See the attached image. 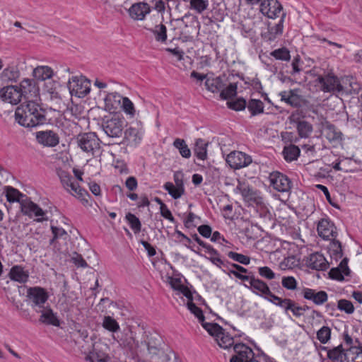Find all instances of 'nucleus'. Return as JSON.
<instances>
[{
    "instance_id": "3",
    "label": "nucleus",
    "mask_w": 362,
    "mask_h": 362,
    "mask_svg": "<svg viewBox=\"0 0 362 362\" xmlns=\"http://www.w3.org/2000/svg\"><path fill=\"white\" fill-rule=\"evenodd\" d=\"M318 84L320 86V89L325 93L334 94L344 90V87L340 83L339 78L325 62L318 69Z\"/></svg>"
},
{
    "instance_id": "11",
    "label": "nucleus",
    "mask_w": 362,
    "mask_h": 362,
    "mask_svg": "<svg viewBox=\"0 0 362 362\" xmlns=\"http://www.w3.org/2000/svg\"><path fill=\"white\" fill-rule=\"evenodd\" d=\"M235 193H240L243 199L249 204H255L256 205H262L263 199L259 193L252 187L245 183H239L235 189Z\"/></svg>"
},
{
    "instance_id": "59",
    "label": "nucleus",
    "mask_w": 362,
    "mask_h": 362,
    "mask_svg": "<svg viewBox=\"0 0 362 362\" xmlns=\"http://www.w3.org/2000/svg\"><path fill=\"white\" fill-rule=\"evenodd\" d=\"M330 157H333L332 153L330 150H327L324 156H322L321 160L322 162L327 165H333V168L336 170H341L340 162L330 163Z\"/></svg>"
},
{
    "instance_id": "6",
    "label": "nucleus",
    "mask_w": 362,
    "mask_h": 362,
    "mask_svg": "<svg viewBox=\"0 0 362 362\" xmlns=\"http://www.w3.org/2000/svg\"><path fill=\"white\" fill-rule=\"evenodd\" d=\"M75 141L77 146L88 155L93 156L100 148V141L93 132L80 134L76 137Z\"/></svg>"
},
{
    "instance_id": "38",
    "label": "nucleus",
    "mask_w": 362,
    "mask_h": 362,
    "mask_svg": "<svg viewBox=\"0 0 362 362\" xmlns=\"http://www.w3.org/2000/svg\"><path fill=\"white\" fill-rule=\"evenodd\" d=\"M155 36L156 41L165 42L167 40V28L164 24H158L153 29H148Z\"/></svg>"
},
{
    "instance_id": "54",
    "label": "nucleus",
    "mask_w": 362,
    "mask_h": 362,
    "mask_svg": "<svg viewBox=\"0 0 362 362\" xmlns=\"http://www.w3.org/2000/svg\"><path fill=\"white\" fill-rule=\"evenodd\" d=\"M228 257L233 260L244 265H248L250 263V258L248 256L235 252H228Z\"/></svg>"
},
{
    "instance_id": "18",
    "label": "nucleus",
    "mask_w": 362,
    "mask_h": 362,
    "mask_svg": "<svg viewBox=\"0 0 362 362\" xmlns=\"http://www.w3.org/2000/svg\"><path fill=\"white\" fill-rule=\"evenodd\" d=\"M37 141L47 147H55L59 144V136L53 130L39 131L35 133Z\"/></svg>"
},
{
    "instance_id": "8",
    "label": "nucleus",
    "mask_w": 362,
    "mask_h": 362,
    "mask_svg": "<svg viewBox=\"0 0 362 362\" xmlns=\"http://www.w3.org/2000/svg\"><path fill=\"white\" fill-rule=\"evenodd\" d=\"M90 81L83 76H72L69 79L67 87L71 95L83 98L90 93Z\"/></svg>"
},
{
    "instance_id": "37",
    "label": "nucleus",
    "mask_w": 362,
    "mask_h": 362,
    "mask_svg": "<svg viewBox=\"0 0 362 362\" xmlns=\"http://www.w3.org/2000/svg\"><path fill=\"white\" fill-rule=\"evenodd\" d=\"M86 360L90 362H111L110 358L106 354L98 351L95 346L93 350L86 356Z\"/></svg>"
},
{
    "instance_id": "57",
    "label": "nucleus",
    "mask_w": 362,
    "mask_h": 362,
    "mask_svg": "<svg viewBox=\"0 0 362 362\" xmlns=\"http://www.w3.org/2000/svg\"><path fill=\"white\" fill-rule=\"evenodd\" d=\"M337 307L340 310L344 311L348 314H351L354 311V307L352 303L346 299L339 300Z\"/></svg>"
},
{
    "instance_id": "23",
    "label": "nucleus",
    "mask_w": 362,
    "mask_h": 362,
    "mask_svg": "<svg viewBox=\"0 0 362 362\" xmlns=\"http://www.w3.org/2000/svg\"><path fill=\"white\" fill-rule=\"evenodd\" d=\"M348 258H344L337 267L332 268L329 272V276L332 279L342 281L344 276H349L351 270L348 267Z\"/></svg>"
},
{
    "instance_id": "30",
    "label": "nucleus",
    "mask_w": 362,
    "mask_h": 362,
    "mask_svg": "<svg viewBox=\"0 0 362 362\" xmlns=\"http://www.w3.org/2000/svg\"><path fill=\"white\" fill-rule=\"evenodd\" d=\"M40 322L49 325L59 327L60 322L57 316V314L53 312L50 308H47L42 311V314L39 319Z\"/></svg>"
},
{
    "instance_id": "44",
    "label": "nucleus",
    "mask_w": 362,
    "mask_h": 362,
    "mask_svg": "<svg viewBox=\"0 0 362 362\" xmlns=\"http://www.w3.org/2000/svg\"><path fill=\"white\" fill-rule=\"evenodd\" d=\"M20 76L19 71L15 68L5 69L1 73V78L4 81L16 82Z\"/></svg>"
},
{
    "instance_id": "2",
    "label": "nucleus",
    "mask_w": 362,
    "mask_h": 362,
    "mask_svg": "<svg viewBox=\"0 0 362 362\" xmlns=\"http://www.w3.org/2000/svg\"><path fill=\"white\" fill-rule=\"evenodd\" d=\"M131 340L133 341L134 346H130L129 348L137 356L153 358L161 353L163 339L156 332H145L141 341L133 337Z\"/></svg>"
},
{
    "instance_id": "62",
    "label": "nucleus",
    "mask_w": 362,
    "mask_h": 362,
    "mask_svg": "<svg viewBox=\"0 0 362 362\" xmlns=\"http://www.w3.org/2000/svg\"><path fill=\"white\" fill-rule=\"evenodd\" d=\"M282 285L287 289L294 290L296 288V281L293 276H286L282 279Z\"/></svg>"
},
{
    "instance_id": "19",
    "label": "nucleus",
    "mask_w": 362,
    "mask_h": 362,
    "mask_svg": "<svg viewBox=\"0 0 362 362\" xmlns=\"http://www.w3.org/2000/svg\"><path fill=\"white\" fill-rule=\"evenodd\" d=\"M322 350L326 352V356L332 362H349L347 358V351L343 348L342 344L332 349H328L327 346H318V351Z\"/></svg>"
},
{
    "instance_id": "63",
    "label": "nucleus",
    "mask_w": 362,
    "mask_h": 362,
    "mask_svg": "<svg viewBox=\"0 0 362 362\" xmlns=\"http://www.w3.org/2000/svg\"><path fill=\"white\" fill-rule=\"evenodd\" d=\"M350 353L354 355L351 358L352 362H362V344L358 347H352Z\"/></svg>"
},
{
    "instance_id": "15",
    "label": "nucleus",
    "mask_w": 362,
    "mask_h": 362,
    "mask_svg": "<svg viewBox=\"0 0 362 362\" xmlns=\"http://www.w3.org/2000/svg\"><path fill=\"white\" fill-rule=\"evenodd\" d=\"M270 185L273 188L281 192H288L291 189L292 182L291 180L284 174L275 171L270 173Z\"/></svg>"
},
{
    "instance_id": "4",
    "label": "nucleus",
    "mask_w": 362,
    "mask_h": 362,
    "mask_svg": "<svg viewBox=\"0 0 362 362\" xmlns=\"http://www.w3.org/2000/svg\"><path fill=\"white\" fill-rule=\"evenodd\" d=\"M125 126L124 119L119 115L105 116L102 121V127L104 132L108 138L112 139L122 138Z\"/></svg>"
},
{
    "instance_id": "60",
    "label": "nucleus",
    "mask_w": 362,
    "mask_h": 362,
    "mask_svg": "<svg viewBox=\"0 0 362 362\" xmlns=\"http://www.w3.org/2000/svg\"><path fill=\"white\" fill-rule=\"evenodd\" d=\"M259 275L267 279H273L276 277L275 273L268 267H262L258 269Z\"/></svg>"
},
{
    "instance_id": "14",
    "label": "nucleus",
    "mask_w": 362,
    "mask_h": 362,
    "mask_svg": "<svg viewBox=\"0 0 362 362\" xmlns=\"http://www.w3.org/2000/svg\"><path fill=\"white\" fill-rule=\"evenodd\" d=\"M226 161L231 168L238 170L248 166L252 162V159L245 153L234 151L227 156Z\"/></svg>"
},
{
    "instance_id": "28",
    "label": "nucleus",
    "mask_w": 362,
    "mask_h": 362,
    "mask_svg": "<svg viewBox=\"0 0 362 362\" xmlns=\"http://www.w3.org/2000/svg\"><path fill=\"white\" fill-rule=\"evenodd\" d=\"M65 190L72 196H74L76 198L81 200L82 202L86 204L88 203L86 197L89 196L88 192L83 188L81 187L78 183L75 180L71 183V186H69V187Z\"/></svg>"
},
{
    "instance_id": "5",
    "label": "nucleus",
    "mask_w": 362,
    "mask_h": 362,
    "mask_svg": "<svg viewBox=\"0 0 362 362\" xmlns=\"http://www.w3.org/2000/svg\"><path fill=\"white\" fill-rule=\"evenodd\" d=\"M204 328L214 337L221 348L226 349L235 345L233 337L217 323L204 324Z\"/></svg>"
},
{
    "instance_id": "16",
    "label": "nucleus",
    "mask_w": 362,
    "mask_h": 362,
    "mask_svg": "<svg viewBox=\"0 0 362 362\" xmlns=\"http://www.w3.org/2000/svg\"><path fill=\"white\" fill-rule=\"evenodd\" d=\"M151 11V6L145 1H139L133 4L127 10L129 17L133 21H141Z\"/></svg>"
},
{
    "instance_id": "40",
    "label": "nucleus",
    "mask_w": 362,
    "mask_h": 362,
    "mask_svg": "<svg viewBox=\"0 0 362 362\" xmlns=\"http://www.w3.org/2000/svg\"><path fill=\"white\" fill-rule=\"evenodd\" d=\"M247 108L252 116L264 112V103L260 100L251 99L247 104Z\"/></svg>"
},
{
    "instance_id": "21",
    "label": "nucleus",
    "mask_w": 362,
    "mask_h": 362,
    "mask_svg": "<svg viewBox=\"0 0 362 362\" xmlns=\"http://www.w3.org/2000/svg\"><path fill=\"white\" fill-rule=\"evenodd\" d=\"M335 229L334 224L327 218L318 221V236L323 240H333L337 235Z\"/></svg>"
},
{
    "instance_id": "27",
    "label": "nucleus",
    "mask_w": 362,
    "mask_h": 362,
    "mask_svg": "<svg viewBox=\"0 0 362 362\" xmlns=\"http://www.w3.org/2000/svg\"><path fill=\"white\" fill-rule=\"evenodd\" d=\"M250 288L252 291L258 296L267 298V295L270 293V289L268 285L263 281L252 278L250 281Z\"/></svg>"
},
{
    "instance_id": "10",
    "label": "nucleus",
    "mask_w": 362,
    "mask_h": 362,
    "mask_svg": "<svg viewBox=\"0 0 362 362\" xmlns=\"http://www.w3.org/2000/svg\"><path fill=\"white\" fill-rule=\"evenodd\" d=\"M26 298L32 308H43L49 296L45 288L34 286L27 289Z\"/></svg>"
},
{
    "instance_id": "49",
    "label": "nucleus",
    "mask_w": 362,
    "mask_h": 362,
    "mask_svg": "<svg viewBox=\"0 0 362 362\" xmlns=\"http://www.w3.org/2000/svg\"><path fill=\"white\" fill-rule=\"evenodd\" d=\"M187 308L192 314H194L197 317L199 322L202 324V327H204V324H206L207 322H204L205 317L203 314L202 310L197 307L193 302L187 303Z\"/></svg>"
},
{
    "instance_id": "36",
    "label": "nucleus",
    "mask_w": 362,
    "mask_h": 362,
    "mask_svg": "<svg viewBox=\"0 0 362 362\" xmlns=\"http://www.w3.org/2000/svg\"><path fill=\"white\" fill-rule=\"evenodd\" d=\"M205 86L208 90L212 93L221 92L225 86L223 80L221 77H216L214 78H207L205 81Z\"/></svg>"
},
{
    "instance_id": "58",
    "label": "nucleus",
    "mask_w": 362,
    "mask_h": 362,
    "mask_svg": "<svg viewBox=\"0 0 362 362\" xmlns=\"http://www.w3.org/2000/svg\"><path fill=\"white\" fill-rule=\"evenodd\" d=\"M228 106L235 111H240L245 108L246 100L243 98H238L235 101L228 102Z\"/></svg>"
},
{
    "instance_id": "52",
    "label": "nucleus",
    "mask_w": 362,
    "mask_h": 362,
    "mask_svg": "<svg viewBox=\"0 0 362 362\" xmlns=\"http://www.w3.org/2000/svg\"><path fill=\"white\" fill-rule=\"evenodd\" d=\"M343 339L347 346V348L345 349L347 352L351 351L352 347H358L362 345L358 339L354 340L347 332L343 333Z\"/></svg>"
},
{
    "instance_id": "47",
    "label": "nucleus",
    "mask_w": 362,
    "mask_h": 362,
    "mask_svg": "<svg viewBox=\"0 0 362 362\" xmlns=\"http://www.w3.org/2000/svg\"><path fill=\"white\" fill-rule=\"evenodd\" d=\"M237 84L235 83H230L226 88L225 86L222 89L220 97L223 100H228L236 95Z\"/></svg>"
},
{
    "instance_id": "39",
    "label": "nucleus",
    "mask_w": 362,
    "mask_h": 362,
    "mask_svg": "<svg viewBox=\"0 0 362 362\" xmlns=\"http://www.w3.org/2000/svg\"><path fill=\"white\" fill-rule=\"evenodd\" d=\"M189 1L190 9L195 13L201 14L206 11L209 6L208 0H183Z\"/></svg>"
},
{
    "instance_id": "29",
    "label": "nucleus",
    "mask_w": 362,
    "mask_h": 362,
    "mask_svg": "<svg viewBox=\"0 0 362 362\" xmlns=\"http://www.w3.org/2000/svg\"><path fill=\"white\" fill-rule=\"evenodd\" d=\"M10 279L19 283H25L28 280V272L19 265L13 266L8 274Z\"/></svg>"
},
{
    "instance_id": "53",
    "label": "nucleus",
    "mask_w": 362,
    "mask_h": 362,
    "mask_svg": "<svg viewBox=\"0 0 362 362\" xmlns=\"http://www.w3.org/2000/svg\"><path fill=\"white\" fill-rule=\"evenodd\" d=\"M297 129L300 137H308L312 132V126L307 122L300 121L298 122Z\"/></svg>"
},
{
    "instance_id": "55",
    "label": "nucleus",
    "mask_w": 362,
    "mask_h": 362,
    "mask_svg": "<svg viewBox=\"0 0 362 362\" xmlns=\"http://www.w3.org/2000/svg\"><path fill=\"white\" fill-rule=\"evenodd\" d=\"M331 329L329 327L323 326L318 329V341L326 344L331 338Z\"/></svg>"
},
{
    "instance_id": "61",
    "label": "nucleus",
    "mask_w": 362,
    "mask_h": 362,
    "mask_svg": "<svg viewBox=\"0 0 362 362\" xmlns=\"http://www.w3.org/2000/svg\"><path fill=\"white\" fill-rule=\"evenodd\" d=\"M71 262L78 267L86 268L88 267V264L83 257L76 252L74 253L71 257Z\"/></svg>"
},
{
    "instance_id": "22",
    "label": "nucleus",
    "mask_w": 362,
    "mask_h": 362,
    "mask_svg": "<svg viewBox=\"0 0 362 362\" xmlns=\"http://www.w3.org/2000/svg\"><path fill=\"white\" fill-rule=\"evenodd\" d=\"M124 137L120 142H117V144H126L127 146H137L141 141L142 132L141 130L134 128L129 127L124 131Z\"/></svg>"
},
{
    "instance_id": "13",
    "label": "nucleus",
    "mask_w": 362,
    "mask_h": 362,
    "mask_svg": "<svg viewBox=\"0 0 362 362\" xmlns=\"http://www.w3.org/2000/svg\"><path fill=\"white\" fill-rule=\"evenodd\" d=\"M21 212L23 215L28 216L30 218L35 217V221L42 222L47 220L45 218V213L37 204L30 200L28 197L25 200H22L21 205Z\"/></svg>"
},
{
    "instance_id": "24",
    "label": "nucleus",
    "mask_w": 362,
    "mask_h": 362,
    "mask_svg": "<svg viewBox=\"0 0 362 362\" xmlns=\"http://www.w3.org/2000/svg\"><path fill=\"white\" fill-rule=\"evenodd\" d=\"M124 97L118 93H107L105 98V110L115 112L120 107Z\"/></svg>"
},
{
    "instance_id": "45",
    "label": "nucleus",
    "mask_w": 362,
    "mask_h": 362,
    "mask_svg": "<svg viewBox=\"0 0 362 362\" xmlns=\"http://www.w3.org/2000/svg\"><path fill=\"white\" fill-rule=\"evenodd\" d=\"M276 60L288 62L291 59L289 50L286 47L276 49L270 53Z\"/></svg>"
},
{
    "instance_id": "35",
    "label": "nucleus",
    "mask_w": 362,
    "mask_h": 362,
    "mask_svg": "<svg viewBox=\"0 0 362 362\" xmlns=\"http://www.w3.org/2000/svg\"><path fill=\"white\" fill-rule=\"evenodd\" d=\"M207 146L208 142H206L202 139H197L195 142V147L194 149V154L199 160H204L207 158Z\"/></svg>"
},
{
    "instance_id": "32",
    "label": "nucleus",
    "mask_w": 362,
    "mask_h": 362,
    "mask_svg": "<svg viewBox=\"0 0 362 362\" xmlns=\"http://www.w3.org/2000/svg\"><path fill=\"white\" fill-rule=\"evenodd\" d=\"M33 74L35 79L38 81H45L53 76L54 71L48 66H38L34 69Z\"/></svg>"
},
{
    "instance_id": "20",
    "label": "nucleus",
    "mask_w": 362,
    "mask_h": 362,
    "mask_svg": "<svg viewBox=\"0 0 362 362\" xmlns=\"http://www.w3.org/2000/svg\"><path fill=\"white\" fill-rule=\"evenodd\" d=\"M0 98L6 103L17 105L21 100L22 93L17 86H8L0 90Z\"/></svg>"
},
{
    "instance_id": "56",
    "label": "nucleus",
    "mask_w": 362,
    "mask_h": 362,
    "mask_svg": "<svg viewBox=\"0 0 362 362\" xmlns=\"http://www.w3.org/2000/svg\"><path fill=\"white\" fill-rule=\"evenodd\" d=\"M193 240L197 243L200 246L205 248L209 255H218V252L215 250L211 245L204 243L197 234L192 235Z\"/></svg>"
},
{
    "instance_id": "34",
    "label": "nucleus",
    "mask_w": 362,
    "mask_h": 362,
    "mask_svg": "<svg viewBox=\"0 0 362 362\" xmlns=\"http://www.w3.org/2000/svg\"><path fill=\"white\" fill-rule=\"evenodd\" d=\"M300 148L293 144L285 146L282 152L284 159L288 162L297 160L300 156Z\"/></svg>"
},
{
    "instance_id": "46",
    "label": "nucleus",
    "mask_w": 362,
    "mask_h": 362,
    "mask_svg": "<svg viewBox=\"0 0 362 362\" xmlns=\"http://www.w3.org/2000/svg\"><path fill=\"white\" fill-rule=\"evenodd\" d=\"M120 107L131 118L134 117L136 110L134 103L127 97H124Z\"/></svg>"
},
{
    "instance_id": "9",
    "label": "nucleus",
    "mask_w": 362,
    "mask_h": 362,
    "mask_svg": "<svg viewBox=\"0 0 362 362\" xmlns=\"http://www.w3.org/2000/svg\"><path fill=\"white\" fill-rule=\"evenodd\" d=\"M233 350L235 354L230 358V362H259L255 357L252 349L243 343L235 344Z\"/></svg>"
},
{
    "instance_id": "7",
    "label": "nucleus",
    "mask_w": 362,
    "mask_h": 362,
    "mask_svg": "<svg viewBox=\"0 0 362 362\" xmlns=\"http://www.w3.org/2000/svg\"><path fill=\"white\" fill-rule=\"evenodd\" d=\"M320 136L319 137L322 142V150L325 148L327 152V150H329V146L327 144L339 141L341 139V133L336 132L334 126L327 120L322 119L320 122Z\"/></svg>"
},
{
    "instance_id": "33",
    "label": "nucleus",
    "mask_w": 362,
    "mask_h": 362,
    "mask_svg": "<svg viewBox=\"0 0 362 362\" xmlns=\"http://www.w3.org/2000/svg\"><path fill=\"white\" fill-rule=\"evenodd\" d=\"M281 100L292 107H298L300 105V100L299 96L294 93V90L282 91L279 93Z\"/></svg>"
},
{
    "instance_id": "48",
    "label": "nucleus",
    "mask_w": 362,
    "mask_h": 362,
    "mask_svg": "<svg viewBox=\"0 0 362 362\" xmlns=\"http://www.w3.org/2000/svg\"><path fill=\"white\" fill-rule=\"evenodd\" d=\"M126 219L127 220L130 226V228L132 229L134 233H138L141 231V221L134 214L132 213H128L126 215Z\"/></svg>"
},
{
    "instance_id": "41",
    "label": "nucleus",
    "mask_w": 362,
    "mask_h": 362,
    "mask_svg": "<svg viewBox=\"0 0 362 362\" xmlns=\"http://www.w3.org/2000/svg\"><path fill=\"white\" fill-rule=\"evenodd\" d=\"M173 146L179 150L180 155L183 158H189L191 156V151L184 139H176L173 142Z\"/></svg>"
},
{
    "instance_id": "50",
    "label": "nucleus",
    "mask_w": 362,
    "mask_h": 362,
    "mask_svg": "<svg viewBox=\"0 0 362 362\" xmlns=\"http://www.w3.org/2000/svg\"><path fill=\"white\" fill-rule=\"evenodd\" d=\"M103 327L110 332H116L119 329L118 322L110 316H105L103 322Z\"/></svg>"
},
{
    "instance_id": "12",
    "label": "nucleus",
    "mask_w": 362,
    "mask_h": 362,
    "mask_svg": "<svg viewBox=\"0 0 362 362\" xmlns=\"http://www.w3.org/2000/svg\"><path fill=\"white\" fill-rule=\"evenodd\" d=\"M260 12L269 18H281L286 15L281 4L277 0H264L260 4Z\"/></svg>"
},
{
    "instance_id": "43",
    "label": "nucleus",
    "mask_w": 362,
    "mask_h": 362,
    "mask_svg": "<svg viewBox=\"0 0 362 362\" xmlns=\"http://www.w3.org/2000/svg\"><path fill=\"white\" fill-rule=\"evenodd\" d=\"M164 189L168 191V194L175 199L180 198L185 193V189H180L175 186L172 182H168L164 186Z\"/></svg>"
},
{
    "instance_id": "64",
    "label": "nucleus",
    "mask_w": 362,
    "mask_h": 362,
    "mask_svg": "<svg viewBox=\"0 0 362 362\" xmlns=\"http://www.w3.org/2000/svg\"><path fill=\"white\" fill-rule=\"evenodd\" d=\"M305 310V308L298 306L294 301L291 300L288 311L290 310L296 317H300L303 314Z\"/></svg>"
},
{
    "instance_id": "51",
    "label": "nucleus",
    "mask_w": 362,
    "mask_h": 362,
    "mask_svg": "<svg viewBox=\"0 0 362 362\" xmlns=\"http://www.w3.org/2000/svg\"><path fill=\"white\" fill-rule=\"evenodd\" d=\"M51 230L53 238L50 240V245H54L57 239L63 238L65 240L68 237L66 231L62 228L52 226Z\"/></svg>"
},
{
    "instance_id": "17",
    "label": "nucleus",
    "mask_w": 362,
    "mask_h": 362,
    "mask_svg": "<svg viewBox=\"0 0 362 362\" xmlns=\"http://www.w3.org/2000/svg\"><path fill=\"white\" fill-rule=\"evenodd\" d=\"M19 92L22 93V98L28 100L37 98L40 89L34 79L24 78L20 83Z\"/></svg>"
},
{
    "instance_id": "31",
    "label": "nucleus",
    "mask_w": 362,
    "mask_h": 362,
    "mask_svg": "<svg viewBox=\"0 0 362 362\" xmlns=\"http://www.w3.org/2000/svg\"><path fill=\"white\" fill-rule=\"evenodd\" d=\"M4 191L6 199L8 202H18L21 205L22 200H25L27 197L17 189L11 186L5 187Z\"/></svg>"
},
{
    "instance_id": "1",
    "label": "nucleus",
    "mask_w": 362,
    "mask_h": 362,
    "mask_svg": "<svg viewBox=\"0 0 362 362\" xmlns=\"http://www.w3.org/2000/svg\"><path fill=\"white\" fill-rule=\"evenodd\" d=\"M16 121L25 127H35L47 123L46 111L34 100L22 103L15 111Z\"/></svg>"
},
{
    "instance_id": "26",
    "label": "nucleus",
    "mask_w": 362,
    "mask_h": 362,
    "mask_svg": "<svg viewBox=\"0 0 362 362\" xmlns=\"http://www.w3.org/2000/svg\"><path fill=\"white\" fill-rule=\"evenodd\" d=\"M286 15H282L281 18L277 23L274 25H269L268 32L265 34V37L269 41H274L275 39L281 36L284 30V21Z\"/></svg>"
},
{
    "instance_id": "25",
    "label": "nucleus",
    "mask_w": 362,
    "mask_h": 362,
    "mask_svg": "<svg viewBox=\"0 0 362 362\" xmlns=\"http://www.w3.org/2000/svg\"><path fill=\"white\" fill-rule=\"evenodd\" d=\"M301 253L304 254L302 259L303 266L313 270H317V252L308 247H304L301 249Z\"/></svg>"
},
{
    "instance_id": "42",
    "label": "nucleus",
    "mask_w": 362,
    "mask_h": 362,
    "mask_svg": "<svg viewBox=\"0 0 362 362\" xmlns=\"http://www.w3.org/2000/svg\"><path fill=\"white\" fill-rule=\"evenodd\" d=\"M57 174L64 189L71 186V183L74 181V177L66 170L60 168L57 169Z\"/></svg>"
}]
</instances>
